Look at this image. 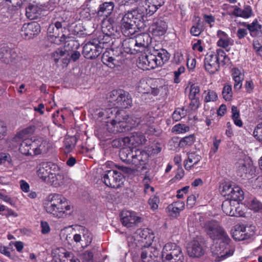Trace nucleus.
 Here are the masks:
<instances>
[{
	"mask_svg": "<svg viewBox=\"0 0 262 262\" xmlns=\"http://www.w3.org/2000/svg\"><path fill=\"white\" fill-rule=\"evenodd\" d=\"M44 208L46 211L59 218L62 217L67 211L70 210L67 199L57 193L49 194L44 203Z\"/></svg>",
	"mask_w": 262,
	"mask_h": 262,
	"instance_id": "nucleus-1",
	"label": "nucleus"
},
{
	"mask_svg": "<svg viewBox=\"0 0 262 262\" xmlns=\"http://www.w3.org/2000/svg\"><path fill=\"white\" fill-rule=\"evenodd\" d=\"M220 61L224 64L229 61V58L223 50L219 49L215 52H208L204 61L205 70L210 74H215L220 70Z\"/></svg>",
	"mask_w": 262,
	"mask_h": 262,
	"instance_id": "nucleus-2",
	"label": "nucleus"
},
{
	"mask_svg": "<svg viewBox=\"0 0 262 262\" xmlns=\"http://www.w3.org/2000/svg\"><path fill=\"white\" fill-rule=\"evenodd\" d=\"M203 228L207 235L213 241L221 240L226 243L231 241L226 232L215 220L205 222Z\"/></svg>",
	"mask_w": 262,
	"mask_h": 262,
	"instance_id": "nucleus-3",
	"label": "nucleus"
},
{
	"mask_svg": "<svg viewBox=\"0 0 262 262\" xmlns=\"http://www.w3.org/2000/svg\"><path fill=\"white\" fill-rule=\"evenodd\" d=\"M108 102L111 107L123 109L130 106L132 100L128 92L119 90L111 92Z\"/></svg>",
	"mask_w": 262,
	"mask_h": 262,
	"instance_id": "nucleus-4",
	"label": "nucleus"
},
{
	"mask_svg": "<svg viewBox=\"0 0 262 262\" xmlns=\"http://www.w3.org/2000/svg\"><path fill=\"white\" fill-rule=\"evenodd\" d=\"M104 43L102 40H97L96 38L92 39L83 46L82 54L87 59H92L97 57L102 53Z\"/></svg>",
	"mask_w": 262,
	"mask_h": 262,
	"instance_id": "nucleus-5",
	"label": "nucleus"
},
{
	"mask_svg": "<svg viewBox=\"0 0 262 262\" xmlns=\"http://www.w3.org/2000/svg\"><path fill=\"white\" fill-rule=\"evenodd\" d=\"M230 242L226 243L221 241L219 244H216L211 250L215 261H220L233 255L234 248L229 245Z\"/></svg>",
	"mask_w": 262,
	"mask_h": 262,
	"instance_id": "nucleus-6",
	"label": "nucleus"
},
{
	"mask_svg": "<svg viewBox=\"0 0 262 262\" xmlns=\"http://www.w3.org/2000/svg\"><path fill=\"white\" fill-rule=\"evenodd\" d=\"M60 168L56 164L51 162H42L37 167V174L43 182L49 179L50 176L59 171Z\"/></svg>",
	"mask_w": 262,
	"mask_h": 262,
	"instance_id": "nucleus-7",
	"label": "nucleus"
},
{
	"mask_svg": "<svg viewBox=\"0 0 262 262\" xmlns=\"http://www.w3.org/2000/svg\"><path fill=\"white\" fill-rule=\"evenodd\" d=\"M124 177L122 173L115 170H109L102 174V180L106 186L118 188L123 183Z\"/></svg>",
	"mask_w": 262,
	"mask_h": 262,
	"instance_id": "nucleus-8",
	"label": "nucleus"
},
{
	"mask_svg": "<svg viewBox=\"0 0 262 262\" xmlns=\"http://www.w3.org/2000/svg\"><path fill=\"white\" fill-rule=\"evenodd\" d=\"M138 253L143 262H158L160 259L159 251L152 246H144Z\"/></svg>",
	"mask_w": 262,
	"mask_h": 262,
	"instance_id": "nucleus-9",
	"label": "nucleus"
},
{
	"mask_svg": "<svg viewBox=\"0 0 262 262\" xmlns=\"http://www.w3.org/2000/svg\"><path fill=\"white\" fill-rule=\"evenodd\" d=\"M40 31V26L36 22H31L24 24L20 30V34L25 39H30L39 34Z\"/></svg>",
	"mask_w": 262,
	"mask_h": 262,
	"instance_id": "nucleus-10",
	"label": "nucleus"
},
{
	"mask_svg": "<svg viewBox=\"0 0 262 262\" xmlns=\"http://www.w3.org/2000/svg\"><path fill=\"white\" fill-rule=\"evenodd\" d=\"M52 143L43 138H38L33 141V156L45 154L52 148Z\"/></svg>",
	"mask_w": 262,
	"mask_h": 262,
	"instance_id": "nucleus-11",
	"label": "nucleus"
},
{
	"mask_svg": "<svg viewBox=\"0 0 262 262\" xmlns=\"http://www.w3.org/2000/svg\"><path fill=\"white\" fill-rule=\"evenodd\" d=\"M162 257L165 259H179L180 255L184 257L181 248L175 243H167L163 247Z\"/></svg>",
	"mask_w": 262,
	"mask_h": 262,
	"instance_id": "nucleus-12",
	"label": "nucleus"
},
{
	"mask_svg": "<svg viewBox=\"0 0 262 262\" xmlns=\"http://www.w3.org/2000/svg\"><path fill=\"white\" fill-rule=\"evenodd\" d=\"M18 57V54L14 49L6 45L0 47V60L2 62L10 64L14 62Z\"/></svg>",
	"mask_w": 262,
	"mask_h": 262,
	"instance_id": "nucleus-13",
	"label": "nucleus"
},
{
	"mask_svg": "<svg viewBox=\"0 0 262 262\" xmlns=\"http://www.w3.org/2000/svg\"><path fill=\"white\" fill-rule=\"evenodd\" d=\"M167 27L166 18L164 17H160L154 19L150 29L152 35L160 36L166 33Z\"/></svg>",
	"mask_w": 262,
	"mask_h": 262,
	"instance_id": "nucleus-14",
	"label": "nucleus"
},
{
	"mask_svg": "<svg viewBox=\"0 0 262 262\" xmlns=\"http://www.w3.org/2000/svg\"><path fill=\"white\" fill-rule=\"evenodd\" d=\"M139 64H141L142 68L145 70L153 69L159 67L157 59L154 51L152 53H149L139 57Z\"/></svg>",
	"mask_w": 262,
	"mask_h": 262,
	"instance_id": "nucleus-15",
	"label": "nucleus"
},
{
	"mask_svg": "<svg viewBox=\"0 0 262 262\" xmlns=\"http://www.w3.org/2000/svg\"><path fill=\"white\" fill-rule=\"evenodd\" d=\"M242 25L249 31L252 37L262 39V25L255 18L250 24L243 22Z\"/></svg>",
	"mask_w": 262,
	"mask_h": 262,
	"instance_id": "nucleus-16",
	"label": "nucleus"
},
{
	"mask_svg": "<svg viewBox=\"0 0 262 262\" xmlns=\"http://www.w3.org/2000/svg\"><path fill=\"white\" fill-rule=\"evenodd\" d=\"M121 221L123 226L131 227L137 223L140 222L141 218L136 216L134 212L123 210L120 214Z\"/></svg>",
	"mask_w": 262,
	"mask_h": 262,
	"instance_id": "nucleus-17",
	"label": "nucleus"
},
{
	"mask_svg": "<svg viewBox=\"0 0 262 262\" xmlns=\"http://www.w3.org/2000/svg\"><path fill=\"white\" fill-rule=\"evenodd\" d=\"M148 157V154L145 150L135 149L133 156H132L131 164L135 165V167H139L147 163Z\"/></svg>",
	"mask_w": 262,
	"mask_h": 262,
	"instance_id": "nucleus-18",
	"label": "nucleus"
},
{
	"mask_svg": "<svg viewBox=\"0 0 262 262\" xmlns=\"http://www.w3.org/2000/svg\"><path fill=\"white\" fill-rule=\"evenodd\" d=\"M124 141L128 142L130 145L136 147L145 144L147 140L143 133L141 132H133L129 137L125 138Z\"/></svg>",
	"mask_w": 262,
	"mask_h": 262,
	"instance_id": "nucleus-19",
	"label": "nucleus"
},
{
	"mask_svg": "<svg viewBox=\"0 0 262 262\" xmlns=\"http://www.w3.org/2000/svg\"><path fill=\"white\" fill-rule=\"evenodd\" d=\"M135 235L137 236L138 243L141 242L149 245L151 244L154 238V234L148 228L138 229L135 233Z\"/></svg>",
	"mask_w": 262,
	"mask_h": 262,
	"instance_id": "nucleus-20",
	"label": "nucleus"
},
{
	"mask_svg": "<svg viewBox=\"0 0 262 262\" xmlns=\"http://www.w3.org/2000/svg\"><path fill=\"white\" fill-rule=\"evenodd\" d=\"M187 251L191 257H200L204 253V250L201 244L196 240H193L189 243Z\"/></svg>",
	"mask_w": 262,
	"mask_h": 262,
	"instance_id": "nucleus-21",
	"label": "nucleus"
},
{
	"mask_svg": "<svg viewBox=\"0 0 262 262\" xmlns=\"http://www.w3.org/2000/svg\"><path fill=\"white\" fill-rule=\"evenodd\" d=\"M233 8L234 10L232 14L235 17L247 19L251 17L253 15L252 9L249 5H245L243 9L240 8L237 6H233Z\"/></svg>",
	"mask_w": 262,
	"mask_h": 262,
	"instance_id": "nucleus-22",
	"label": "nucleus"
},
{
	"mask_svg": "<svg viewBox=\"0 0 262 262\" xmlns=\"http://www.w3.org/2000/svg\"><path fill=\"white\" fill-rule=\"evenodd\" d=\"M135 43L136 46H138L139 52H141L148 47L151 43V38L149 35L146 33H142L136 36Z\"/></svg>",
	"mask_w": 262,
	"mask_h": 262,
	"instance_id": "nucleus-23",
	"label": "nucleus"
},
{
	"mask_svg": "<svg viewBox=\"0 0 262 262\" xmlns=\"http://www.w3.org/2000/svg\"><path fill=\"white\" fill-rule=\"evenodd\" d=\"M164 4L165 0H145L146 14L152 15Z\"/></svg>",
	"mask_w": 262,
	"mask_h": 262,
	"instance_id": "nucleus-24",
	"label": "nucleus"
},
{
	"mask_svg": "<svg viewBox=\"0 0 262 262\" xmlns=\"http://www.w3.org/2000/svg\"><path fill=\"white\" fill-rule=\"evenodd\" d=\"M122 46L123 51L128 54H135L139 52V48L138 46H136L134 38L130 37L124 40Z\"/></svg>",
	"mask_w": 262,
	"mask_h": 262,
	"instance_id": "nucleus-25",
	"label": "nucleus"
},
{
	"mask_svg": "<svg viewBox=\"0 0 262 262\" xmlns=\"http://www.w3.org/2000/svg\"><path fill=\"white\" fill-rule=\"evenodd\" d=\"M250 166L251 164L248 161L239 159L236 164L237 175L243 179L247 178Z\"/></svg>",
	"mask_w": 262,
	"mask_h": 262,
	"instance_id": "nucleus-26",
	"label": "nucleus"
},
{
	"mask_svg": "<svg viewBox=\"0 0 262 262\" xmlns=\"http://www.w3.org/2000/svg\"><path fill=\"white\" fill-rule=\"evenodd\" d=\"M232 236L236 241H243L250 237V235L246 232V227L243 225H236L232 232Z\"/></svg>",
	"mask_w": 262,
	"mask_h": 262,
	"instance_id": "nucleus-27",
	"label": "nucleus"
},
{
	"mask_svg": "<svg viewBox=\"0 0 262 262\" xmlns=\"http://www.w3.org/2000/svg\"><path fill=\"white\" fill-rule=\"evenodd\" d=\"M217 36L219 38L217 42L219 47L226 48L229 45H232L233 41L228 36L227 34L222 30H218Z\"/></svg>",
	"mask_w": 262,
	"mask_h": 262,
	"instance_id": "nucleus-28",
	"label": "nucleus"
},
{
	"mask_svg": "<svg viewBox=\"0 0 262 262\" xmlns=\"http://www.w3.org/2000/svg\"><path fill=\"white\" fill-rule=\"evenodd\" d=\"M47 181L54 187H60L65 183V177L63 173L58 171L50 176Z\"/></svg>",
	"mask_w": 262,
	"mask_h": 262,
	"instance_id": "nucleus-29",
	"label": "nucleus"
},
{
	"mask_svg": "<svg viewBox=\"0 0 262 262\" xmlns=\"http://www.w3.org/2000/svg\"><path fill=\"white\" fill-rule=\"evenodd\" d=\"M114 7L115 5L113 2H104L99 5L97 11L98 15L107 17L112 14Z\"/></svg>",
	"mask_w": 262,
	"mask_h": 262,
	"instance_id": "nucleus-30",
	"label": "nucleus"
},
{
	"mask_svg": "<svg viewBox=\"0 0 262 262\" xmlns=\"http://www.w3.org/2000/svg\"><path fill=\"white\" fill-rule=\"evenodd\" d=\"M142 15L138 13L137 10H133L126 13L121 19V23L128 24H137V21Z\"/></svg>",
	"mask_w": 262,
	"mask_h": 262,
	"instance_id": "nucleus-31",
	"label": "nucleus"
},
{
	"mask_svg": "<svg viewBox=\"0 0 262 262\" xmlns=\"http://www.w3.org/2000/svg\"><path fill=\"white\" fill-rule=\"evenodd\" d=\"M121 29L124 36L130 37L138 32V28L137 24L121 23Z\"/></svg>",
	"mask_w": 262,
	"mask_h": 262,
	"instance_id": "nucleus-32",
	"label": "nucleus"
},
{
	"mask_svg": "<svg viewBox=\"0 0 262 262\" xmlns=\"http://www.w3.org/2000/svg\"><path fill=\"white\" fill-rule=\"evenodd\" d=\"M32 145L33 141L30 139H25L20 144L19 150L23 155L33 156Z\"/></svg>",
	"mask_w": 262,
	"mask_h": 262,
	"instance_id": "nucleus-33",
	"label": "nucleus"
},
{
	"mask_svg": "<svg viewBox=\"0 0 262 262\" xmlns=\"http://www.w3.org/2000/svg\"><path fill=\"white\" fill-rule=\"evenodd\" d=\"M134 150L130 148H123L119 151V157L123 162L131 164L132 156H133Z\"/></svg>",
	"mask_w": 262,
	"mask_h": 262,
	"instance_id": "nucleus-34",
	"label": "nucleus"
},
{
	"mask_svg": "<svg viewBox=\"0 0 262 262\" xmlns=\"http://www.w3.org/2000/svg\"><path fill=\"white\" fill-rule=\"evenodd\" d=\"M154 53L157 59L159 66H162L169 59V54L166 50L161 49L159 50H154Z\"/></svg>",
	"mask_w": 262,
	"mask_h": 262,
	"instance_id": "nucleus-35",
	"label": "nucleus"
},
{
	"mask_svg": "<svg viewBox=\"0 0 262 262\" xmlns=\"http://www.w3.org/2000/svg\"><path fill=\"white\" fill-rule=\"evenodd\" d=\"M26 10L27 17L31 20L37 19L40 12V9L36 5L32 4H29Z\"/></svg>",
	"mask_w": 262,
	"mask_h": 262,
	"instance_id": "nucleus-36",
	"label": "nucleus"
},
{
	"mask_svg": "<svg viewBox=\"0 0 262 262\" xmlns=\"http://www.w3.org/2000/svg\"><path fill=\"white\" fill-rule=\"evenodd\" d=\"M201 159V156L194 153L188 155V159L184 162V167L186 170L190 169L194 165L198 163Z\"/></svg>",
	"mask_w": 262,
	"mask_h": 262,
	"instance_id": "nucleus-37",
	"label": "nucleus"
},
{
	"mask_svg": "<svg viewBox=\"0 0 262 262\" xmlns=\"http://www.w3.org/2000/svg\"><path fill=\"white\" fill-rule=\"evenodd\" d=\"M128 247L129 249V251L132 254H136L137 251H139L141 248L140 246L138 245V239L135 238V235H128L126 237Z\"/></svg>",
	"mask_w": 262,
	"mask_h": 262,
	"instance_id": "nucleus-38",
	"label": "nucleus"
},
{
	"mask_svg": "<svg viewBox=\"0 0 262 262\" xmlns=\"http://www.w3.org/2000/svg\"><path fill=\"white\" fill-rule=\"evenodd\" d=\"M101 29L103 34L106 35L108 38L112 35H115L117 32V28L108 21L103 23Z\"/></svg>",
	"mask_w": 262,
	"mask_h": 262,
	"instance_id": "nucleus-39",
	"label": "nucleus"
},
{
	"mask_svg": "<svg viewBox=\"0 0 262 262\" xmlns=\"http://www.w3.org/2000/svg\"><path fill=\"white\" fill-rule=\"evenodd\" d=\"M101 60L103 64L112 69L114 68L117 65L116 60L111 56V53L109 51H106L103 53Z\"/></svg>",
	"mask_w": 262,
	"mask_h": 262,
	"instance_id": "nucleus-40",
	"label": "nucleus"
},
{
	"mask_svg": "<svg viewBox=\"0 0 262 262\" xmlns=\"http://www.w3.org/2000/svg\"><path fill=\"white\" fill-rule=\"evenodd\" d=\"M232 190L229 198H228V199L234 201H240L244 199V192L239 187H234Z\"/></svg>",
	"mask_w": 262,
	"mask_h": 262,
	"instance_id": "nucleus-41",
	"label": "nucleus"
},
{
	"mask_svg": "<svg viewBox=\"0 0 262 262\" xmlns=\"http://www.w3.org/2000/svg\"><path fill=\"white\" fill-rule=\"evenodd\" d=\"M77 142V139L75 136L68 137L64 141L65 152H70L75 147Z\"/></svg>",
	"mask_w": 262,
	"mask_h": 262,
	"instance_id": "nucleus-42",
	"label": "nucleus"
},
{
	"mask_svg": "<svg viewBox=\"0 0 262 262\" xmlns=\"http://www.w3.org/2000/svg\"><path fill=\"white\" fill-rule=\"evenodd\" d=\"M222 208L223 212L229 216L235 215V207L231 205V200L224 201L222 205Z\"/></svg>",
	"mask_w": 262,
	"mask_h": 262,
	"instance_id": "nucleus-43",
	"label": "nucleus"
},
{
	"mask_svg": "<svg viewBox=\"0 0 262 262\" xmlns=\"http://www.w3.org/2000/svg\"><path fill=\"white\" fill-rule=\"evenodd\" d=\"M223 98L226 100L229 101L233 97V92L231 84L229 83L225 84L222 92Z\"/></svg>",
	"mask_w": 262,
	"mask_h": 262,
	"instance_id": "nucleus-44",
	"label": "nucleus"
},
{
	"mask_svg": "<svg viewBox=\"0 0 262 262\" xmlns=\"http://www.w3.org/2000/svg\"><path fill=\"white\" fill-rule=\"evenodd\" d=\"M81 232L82 233L81 235L82 236V239L83 240V242L82 243L81 245H84L85 247L88 246L92 242L93 237H92V233L89 231L88 229L84 227H82L81 229Z\"/></svg>",
	"mask_w": 262,
	"mask_h": 262,
	"instance_id": "nucleus-45",
	"label": "nucleus"
},
{
	"mask_svg": "<svg viewBox=\"0 0 262 262\" xmlns=\"http://www.w3.org/2000/svg\"><path fill=\"white\" fill-rule=\"evenodd\" d=\"M127 122L125 121L123 122H120V123H115L111 124L113 129L112 132L115 134L118 133H122L126 130H128L129 126L127 125Z\"/></svg>",
	"mask_w": 262,
	"mask_h": 262,
	"instance_id": "nucleus-46",
	"label": "nucleus"
},
{
	"mask_svg": "<svg viewBox=\"0 0 262 262\" xmlns=\"http://www.w3.org/2000/svg\"><path fill=\"white\" fill-rule=\"evenodd\" d=\"M204 94H206V96L204 97V102H214L217 99V95L214 91L208 90L205 91Z\"/></svg>",
	"mask_w": 262,
	"mask_h": 262,
	"instance_id": "nucleus-47",
	"label": "nucleus"
},
{
	"mask_svg": "<svg viewBox=\"0 0 262 262\" xmlns=\"http://www.w3.org/2000/svg\"><path fill=\"white\" fill-rule=\"evenodd\" d=\"M66 55V51L61 48H58L51 54V59L55 63H57L59 59Z\"/></svg>",
	"mask_w": 262,
	"mask_h": 262,
	"instance_id": "nucleus-48",
	"label": "nucleus"
},
{
	"mask_svg": "<svg viewBox=\"0 0 262 262\" xmlns=\"http://www.w3.org/2000/svg\"><path fill=\"white\" fill-rule=\"evenodd\" d=\"M129 117L128 115L125 114H122L121 113L117 112L115 116V118L111 122V124L115 123H120V122H123L125 121H129Z\"/></svg>",
	"mask_w": 262,
	"mask_h": 262,
	"instance_id": "nucleus-49",
	"label": "nucleus"
},
{
	"mask_svg": "<svg viewBox=\"0 0 262 262\" xmlns=\"http://www.w3.org/2000/svg\"><path fill=\"white\" fill-rule=\"evenodd\" d=\"M148 203L151 209L154 211L158 208L160 199L157 195H152L149 199Z\"/></svg>",
	"mask_w": 262,
	"mask_h": 262,
	"instance_id": "nucleus-50",
	"label": "nucleus"
},
{
	"mask_svg": "<svg viewBox=\"0 0 262 262\" xmlns=\"http://www.w3.org/2000/svg\"><path fill=\"white\" fill-rule=\"evenodd\" d=\"M189 127L184 124H178L174 125L172 128L173 132L177 134H181L188 132Z\"/></svg>",
	"mask_w": 262,
	"mask_h": 262,
	"instance_id": "nucleus-51",
	"label": "nucleus"
},
{
	"mask_svg": "<svg viewBox=\"0 0 262 262\" xmlns=\"http://www.w3.org/2000/svg\"><path fill=\"white\" fill-rule=\"evenodd\" d=\"M155 118L149 114H147L143 116L141 120L139 121L137 124H141L142 125H146L150 126V125L154 123Z\"/></svg>",
	"mask_w": 262,
	"mask_h": 262,
	"instance_id": "nucleus-52",
	"label": "nucleus"
},
{
	"mask_svg": "<svg viewBox=\"0 0 262 262\" xmlns=\"http://www.w3.org/2000/svg\"><path fill=\"white\" fill-rule=\"evenodd\" d=\"M254 137L262 143V122L255 127L253 133Z\"/></svg>",
	"mask_w": 262,
	"mask_h": 262,
	"instance_id": "nucleus-53",
	"label": "nucleus"
},
{
	"mask_svg": "<svg viewBox=\"0 0 262 262\" xmlns=\"http://www.w3.org/2000/svg\"><path fill=\"white\" fill-rule=\"evenodd\" d=\"M195 141V137L193 135H191L182 138L180 142V144L182 146L191 145Z\"/></svg>",
	"mask_w": 262,
	"mask_h": 262,
	"instance_id": "nucleus-54",
	"label": "nucleus"
},
{
	"mask_svg": "<svg viewBox=\"0 0 262 262\" xmlns=\"http://www.w3.org/2000/svg\"><path fill=\"white\" fill-rule=\"evenodd\" d=\"M190 103L188 108L192 111H196L200 105L199 97L189 98Z\"/></svg>",
	"mask_w": 262,
	"mask_h": 262,
	"instance_id": "nucleus-55",
	"label": "nucleus"
},
{
	"mask_svg": "<svg viewBox=\"0 0 262 262\" xmlns=\"http://www.w3.org/2000/svg\"><path fill=\"white\" fill-rule=\"evenodd\" d=\"M249 207L255 212L260 211L262 210V203L257 199H254L251 201Z\"/></svg>",
	"mask_w": 262,
	"mask_h": 262,
	"instance_id": "nucleus-56",
	"label": "nucleus"
},
{
	"mask_svg": "<svg viewBox=\"0 0 262 262\" xmlns=\"http://www.w3.org/2000/svg\"><path fill=\"white\" fill-rule=\"evenodd\" d=\"M200 20L199 19L197 23L193 25L190 29V33L193 36H198L200 35L202 31V27L200 23Z\"/></svg>",
	"mask_w": 262,
	"mask_h": 262,
	"instance_id": "nucleus-57",
	"label": "nucleus"
},
{
	"mask_svg": "<svg viewBox=\"0 0 262 262\" xmlns=\"http://www.w3.org/2000/svg\"><path fill=\"white\" fill-rule=\"evenodd\" d=\"M200 92V87L194 84H193L190 86L188 98H190L199 97L197 96V95H199Z\"/></svg>",
	"mask_w": 262,
	"mask_h": 262,
	"instance_id": "nucleus-58",
	"label": "nucleus"
},
{
	"mask_svg": "<svg viewBox=\"0 0 262 262\" xmlns=\"http://www.w3.org/2000/svg\"><path fill=\"white\" fill-rule=\"evenodd\" d=\"M47 33L49 37L50 38L55 37V38H57L59 37L60 32L59 31L56 30V28H55V26H53V24L50 25L48 27Z\"/></svg>",
	"mask_w": 262,
	"mask_h": 262,
	"instance_id": "nucleus-59",
	"label": "nucleus"
},
{
	"mask_svg": "<svg viewBox=\"0 0 262 262\" xmlns=\"http://www.w3.org/2000/svg\"><path fill=\"white\" fill-rule=\"evenodd\" d=\"M93 253L89 250H86L81 254V258L83 261L91 262L93 260Z\"/></svg>",
	"mask_w": 262,
	"mask_h": 262,
	"instance_id": "nucleus-60",
	"label": "nucleus"
},
{
	"mask_svg": "<svg viewBox=\"0 0 262 262\" xmlns=\"http://www.w3.org/2000/svg\"><path fill=\"white\" fill-rule=\"evenodd\" d=\"M117 168L123 173L127 174H133L136 173L137 170L134 168H130L129 167L124 166L122 165H118Z\"/></svg>",
	"mask_w": 262,
	"mask_h": 262,
	"instance_id": "nucleus-61",
	"label": "nucleus"
},
{
	"mask_svg": "<svg viewBox=\"0 0 262 262\" xmlns=\"http://www.w3.org/2000/svg\"><path fill=\"white\" fill-rule=\"evenodd\" d=\"M234 81V89L235 91L239 90L242 87V83L244 79V76L233 78Z\"/></svg>",
	"mask_w": 262,
	"mask_h": 262,
	"instance_id": "nucleus-62",
	"label": "nucleus"
},
{
	"mask_svg": "<svg viewBox=\"0 0 262 262\" xmlns=\"http://www.w3.org/2000/svg\"><path fill=\"white\" fill-rule=\"evenodd\" d=\"M185 71V67L184 66H181L178 68L177 70L173 72L174 75V82L175 83H179L180 82V79L179 78V76L181 74L184 73Z\"/></svg>",
	"mask_w": 262,
	"mask_h": 262,
	"instance_id": "nucleus-63",
	"label": "nucleus"
},
{
	"mask_svg": "<svg viewBox=\"0 0 262 262\" xmlns=\"http://www.w3.org/2000/svg\"><path fill=\"white\" fill-rule=\"evenodd\" d=\"M166 209L169 216L177 217L180 214V211L178 209H176L171 204L169 205Z\"/></svg>",
	"mask_w": 262,
	"mask_h": 262,
	"instance_id": "nucleus-64",
	"label": "nucleus"
}]
</instances>
